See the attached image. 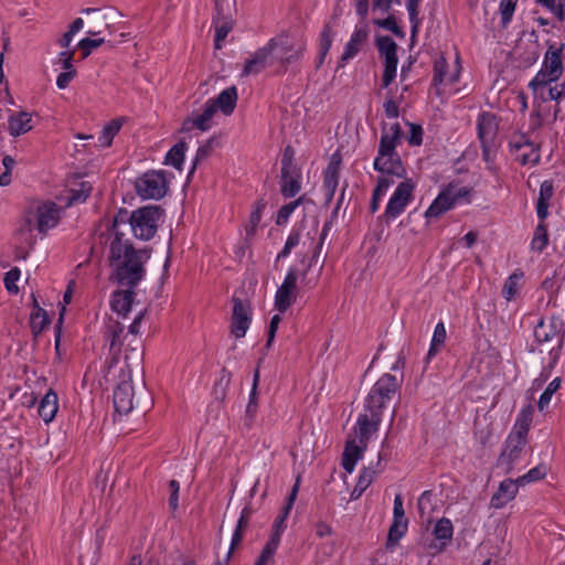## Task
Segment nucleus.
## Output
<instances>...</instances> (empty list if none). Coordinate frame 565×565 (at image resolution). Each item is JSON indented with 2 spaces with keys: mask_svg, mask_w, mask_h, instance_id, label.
I'll use <instances>...</instances> for the list:
<instances>
[{
  "mask_svg": "<svg viewBox=\"0 0 565 565\" xmlns=\"http://www.w3.org/2000/svg\"><path fill=\"white\" fill-rule=\"evenodd\" d=\"M62 209L58 207L54 202L46 201L39 203L34 210H30L25 216H30L33 220L34 227L43 235L46 232L56 226L61 217Z\"/></svg>",
  "mask_w": 565,
  "mask_h": 565,
  "instance_id": "7",
  "label": "nucleus"
},
{
  "mask_svg": "<svg viewBox=\"0 0 565 565\" xmlns=\"http://www.w3.org/2000/svg\"><path fill=\"white\" fill-rule=\"evenodd\" d=\"M367 445H359L355 439H349L345 443L344 451L342 455V467L345 471L351 473L354 470L355 463L362 458Z\"/></svg>",
  "mask_w": 565,
  "mask_h": 565,
  "instance_id": "21",
  "label": "nucleus"
},
{
  "mask_svg": "<svg viewBox=\"0 0 565 565\" xmlns=\"http://www.w3.org/2000/svg\"><path fill=\"white\" fill-rule=\"evenodd\" d=\"M407 521L393 520L388 531L387 544L397 543L407 530Z\"/></svg>",
  "mask_w": 565,
  "mask_h": 565,
  "instance_id": "47",
  "label": "nucleus"
},
{
  "mask_svg": "<svg viewBox=\"0 0 565 565\" xmlns=\"http://www.w3.org/2000/svg\"><path fill=\"white\" fill-rule=\"evenodd\" d=\"M215 17L213 19H234L236 13V0H214Z\"/></svg>",
  "mask_w": 565,
  "mask_h": 565,
  "instance_id": "40",
  "label": "nucleus"
},
{
  "mask_svg": "<svg viewBox=\"0 0 565 565\" xmlns=\"http://www.w3.org/2000/svg\"><path fill=\"white\" fill-rule=\"evenodd\" d=\"M520 486L521 484L518 482V478L515 480H503L500 483L498 491L491 498V507L495 509L504 507L508 502L515 498Z\"/></svg>",
  "mask_w": 565,
  "mask_h": 565,
  "instance_id": "20",
  "label": "nucleus"
},
{
  "mask_svg": "<svg viewBox=\"0 0 565 565\" xmlns=\"http://www.w3.org/2000/svg\"><path fill=\"white\" fill-rule=\"evenodd\" d=\"M409 135L407 137L408 143L412 146H419L423 142V128L419 125L409 122Z\"/></svg>",
  "mask_w": 565,
  "mask_h": 565,
  "instance_id": "64",
  "label": "nucleus"
},
{
  "mask_svg": "<svg viewBox=\"0 0 565 565\" xmlns=\"http://www.w3.org/2000/svg\"><path fill=\"white\" fill-rule=\"evenodd\" d=\"M20 269L18 267H13L12 269H10L6 276H4V286H6V289L11 292V294H18L19 291V288L18 286L15 285V282L19 280L20 278Z\"/></svg>",
  "mask_w": 565,
  "mask_h": 565,
  "instance_id": "57",
  "label": "nucleus"
},
{
  "mask_svg": "<svg viewBox=\"0 0 565 565\" xmlns=\"http://www.w3.org/2000/svg\"><path fill=\"white\" fill-rule=\"evenodd\" d=\"M554 193L553 182L545 180L540 188V195L536 204V213L541 221H544L548 214V202Z\"/></svg>",
  "mask_w": 565,
  "mask_h": 565,
  "instance_id": "30",
  "label": "nucleus"
},
{
  "mask_svg": "<svg viewBox=\"0 0 565 565\" xmlns=\"http://www.w3.org/2000/svg\"><path fill=\"white\" fill-rule=\"evenodd\" d=\"M375 470L371 468H365L358 480V483L355 484L351 498L358 499L362 495V493L367 489V487L372 483L374 477H375Z\"/></svg>",
  "mask_w": 565,
  "mask_h": 565,
  "instance_id": "41",
  "label": "nucleus"
},
{
  "mask_svg": "<svg viewBox=\"0 0 565 565\" xmlns=\"http://www.w3.org/2000/svg\"><path fill=\"white\" fill-rule=\"evenodd\" d=\"M114 407L118 414H128L134 408V386L131 381L120 382L114 391Z\"/></svg>",
  "mask_w": 565,
  "mask_h": 565,
  "instance_id": "16",
  "label": "nucleus"
},
{
  "mask_svg": "<svg viewBox=\"0 0 565 565\" xmlns=\"http://www.w3.org/2000/svg\"><path fill=\"white\" fill-rule=\"evenodd\" d=\"M459 76V67L456 66L452 73L448 72V63L444 56H439L434 63L433 85L439 86L445 83H455Z\"/></svg>",
  "mask_w": 565,
  "mask_h": 565,
  "instance_id": "23",
  "label": "nucleus"
},
{
  "mask_svg": "<svg viewBox=\"0 0 565 565\" xmlns=\"http://www.w3.org/2000/svg\"><path fill=\"white\" fill-rule=\"evenodd\" d=\"M278 49V43L270 40L264 47L257 50L252 58H249L243 70V75L258 74L267 64L269 56Z\"/></svg>",
  "mask_w": 565,
  "mask_h": 565,
  "instance_id": "14",
  "label": "nucleus"
},
{
  "mask_svg": "<svg viewBox=\"0 0 565 565\" xmlns=\"http://www.w3.org/2000/svg\"><path fill=\"white\" fill-rule=\"evenodd\" d=\"M403 138L404 132L399 124H393L390 128L385 125L382 127L377 156L374 159L373 167L383 175L379 178L377 184L373 190L370 204L372 213L379 210L382 196L394 183L392 178H404L406 174L401 157L396 151V147L401 143Z\"/></svg>",
  "mask_w": 565,
  "mask_h": 565,
  "instance_id": "1",
  "label": "nucleus"
},
{
  "mask_svg": "<svg viewBox=\"0 0 565 565\" xmlns=\"http://www.w3.org/2000/svg\"><path fill=\"white\" fill-rule=\"evenodd\" d=\"M448 198L456 204L459 200L467 198L470 194V189L459 186L458 184L450 183L444 189Z\"/></svg>",
  "mask_w": 565,
  "mask_h": 565,
  "instance_id": "50",
  "label": "nucleus"
},
{
  "mask_svg": "<svg viewBox=\"0 0 565 565\" xmlns=\"http://www.w3.org/2000/svg\"><path fill=\"white\" fill-rule=\"evenodd\" d=\"M152 249H136L125 238V232H116L109 244V263L114 269V279L122 287L135 288L145 277V264L150 259Z\"/></svg>",
  "mask_w": 565,
  "mask_h": 565,
  "instance_id": "2",
  "label": "nucleus"
},
{
  "mask_svg": "<svg viewBox=\"0 0 565 565\" xmlns=\"http://www.w3.org/2000/svg\"><path fill=\"white\" fill-rule=\"evenodd\" d=\"M124 330L125 326L118 320L111 318L108 319L104 335L106 341L109 343V353L114 361H118L124 347Z\"/></svg>",
  "mask_w": 565,
  "mask_h": 565,
  "instance_id": "12",
  "label": "nucleus"
},
{
  "mask_svg": "<svg viewBox=\"0 0 565 565\" xmlns=\"http://www.w3.org/2000/svg\"><path fill=\"white\" fill-rule=\"evenodd\" d=\"M523 277V274H512L505 281L502 294L505 299L511 300L518 291V282Z\"/></svg>",
  "mask_w": 565,
  "mask_h": 565,
  "instance_id": "51",
  "label": "nucleus"
},
{
  "mask_svg": "<svg viewBox=\"0 0 565 565\" xmlns=\"http://www.w3.org/2000/svg\"><path fill=\"white\" fill-rule=\"evenodd\" d=\"M34 228L32 217L24 216V222L17 232L18 245H24L25 247L33 249L36 243V237L33 234Z\"/></svg>",
  "mask_w": 565,
  "mask_h": 565,
  "instance_id": "32",
  "label": "nucleus"
},
{
  "mask_svg": "<svg viewBox=\"0 0 565 565\" xmlns=\"http://www.w3.org/2000/svg\"><path fill=\"white\" fill-rule=\"evenodd\" d=\"M159 206L148 205L134 211L129 216V228L134 235L142 241L151 239L158 228V221L162 216Z\"/></svg>",
  "mask_w": 565,
  "mask_h": 565,
  "instance_id": "4",
  "label": "nucleus"
},
{
  "mask_svg": "<svg viewBox=\"0 0 565 565\" xmlns=\"http://www.w3.org/2000/svg\"><path fill=\"white\" fill-rule=\"evenodd\" d=\"M564 94H565V83L555 84L554 86H552V84H550L548 86H545L542 89V92L539 90L537 93H535L534 96L536 99L540 98L542 102H547V100L559 102L564 97Z\"/></svg>",
  "mask_w": 565,
  "mask_h": 565,
  "instance_id": "38",
  "label": "nucleus"
},
{
  "mask_svg": "<svg viewBox=\"0 0 565 565\" xmlns=\"http://www.w3.org/2000/svg\"><path fill=\"white\" fill-rule=\"evenodd\" d=\"M547 473V469L544 465H539L531 470H529L525 475L518 478V482L521 486H525L531 482H535L545 478Z\"/></svg>",
  "mask_w": 565,
  "mask_h": 565,
  "instance_id": "46",
  "label": "nucleus"
},
{
  "mask_svg": "<svg viewBox=\"0 0 565 565\" xmlns=\"http://www.w3.org/2000/svg\"><path fill=\"white\" fill-rule=\"evenodd\" d=\"M341 158L339 154H333L324 171L323 190L326 202L330 203L334 196L339 184Z\"/></svg>",
  "mask_w": 565,
  "mask_h": 565,
  "instance_id": "18",
  "label": "nucleus"
},
{
  "mask_svg": "<svg viewBox=\"0 0 565 565\" xmlns=\"http://www.w3.org/2000/svg\"><path fill=\"white\" fill-rule=\"evenodd\" d=\"M233 312L231 319V332L237 338L245 337L250 321L252 308L248 301L233 297Z\"/></svg>",
  "mask_w": 565,
  "mask_h": 565,
  "instance_id": "10",
  "label": "nucleus"
},
{
  "mask_svg": "<svg viewBox=\"0 0 565 565\" xmlns=\"http://www.w3.org/2000/svg\"><path fill=\"white\" fill-rule=\"evenodd\" d=\"M561 377H555L548 385L547 387L545 388V391L542 393V395L540 396V399H539V403H537V406H539V409L542 412L544 411L550 402H551V398L552 396L558 391V388L561 387Z\"/></svg>",
  "mask_w": 565,
  "mask_h": 565,
  "instance_id": "45",
  "label": "nucleus"
},
{
  "mask_svg": "<svg viewBox=\"0 0 565 565\" xmlns=\"http://www.w3.org/2000/svg\"><path fill=\"white\" fill-rule=\"evenodd\" d=\"M447 332L444 322H438L435 327L434 334L430 342V348L427 353V359H433L440 349L445 345Z\"/></svg>",
  "mask_w": 565,
  "mask_h": 565,
  "instance_id": "36",
  "label": "nucleus"
},
{
  "mask_svg": "<svg viewBox=\"0 0 565 565\" xmlns=\"http://www.w3.org/2000/svg\"><path fill=\"white\" fill-rule=\"evenodd\" d=\"M401 382L396 376L386 373L371 388L365 404L366 413L360 414L354 426V433L361 445H367L372 434L377 431L382 420V409L387 401L396 393Z\"/></svg>",
  "mask_w": 565,
  "mask_h": 565,
  "instance_id": "3",
  "label": "nucleus"
},
{
  "mask_svg": "<svg viewBox=\"0 0 565 565\" xmlns=\"http://www.w3.org/2000/svg\"><path fill=\"white\" fill-rule=\"evenodd\" d=\"M526 149H529V151H524V152L518 154L516 159L520 161V163L523 166L529 164V163H532V164L537 163L540 160V156L537 153V149H536L535 145H533L532 147H527Z\"/></svg>",
  "mask_w": 565,
  "mask_h": 565,
  "instance_id": "62",
  "label": "nucleus"
},
{
  "mask_svg": "<svg viewBox=\"0 0 565 565\" xmlns=\"http://www.w3.org/2000/svg\"><path fill=\"white\" fill-rule=\"evenodd\" d=\"M303 200H305V196H299L297 200L282 205L279 209L278 214H277V220H276L277 225H282V224L287 223L291 213L303 202Z\"/></svg>",
  "mask_w": 565,
  "mask_h": 565,
  "instance_id": "48",
  "label": "nucleus"
},
{
  "mask_svg": "<svg viewBox=\"0 0 565 565\" xmlns=\"http://www.w3.org/2000/svg\"><path fill=\"white\" fill-rule=\"evenodd\" d=\"M526 443L527 439L509 435L497 460V467L507 475L511 473L514 466L520 461Z\"/></svg>",
  "mask_w": 565,
  "mask_h": 565,
  "instance_id": "9",
  "label": "nucleus"
},
{
  "mask_svg": "<svg viewBox=\"0 0 565 565\" xmlns=\"http://www.w3.org/2000/svg\"><path fill=\"white\" fill-rule=\"evenodd\" d=\"M300 241V232L298 230H292V232L289 234L284 248L281 252L277 255V260L287 257L291 249L296 247L299 244Z\"/></svg>",
  "mask_w": 565,
  "mask_h": 565,
  "instance_id": "54",
  "label": "nucleus"
},
{
  "mask_svg": "<svg viewBox=\"0 0 565 565\" xmlns=\"http://www.w3.org/2000/svg\"><path fill=\"white\" fill-rule=\"evenodd\" d=\"M295 170H298L297 167L294 164V150L290 146H288L282 154L281 159V173L287 174L288 172H295Z\"/></svg>",
  "mask_w": 565,
  "mask_h": 565,
  "instance_id": "59",
  "label": "nucleus"
},
{
  "mask_svg": "<svg viewBox=\"0 0 565 565\" xmlns=\"http://www.w3.org/2000/svg\"><path fill=\"white\" fill-rule=\"evenodd\" d=\"M562 47H557L555 44H551L545 53L543 68L550 72L553 77L562 75L563 66L561 58Z\"/></svg>",
  "mask_w": 565,
  "mask_h": 565,
  "instance_id": "26",
  "label": "nucleus"
},
{
  "mask_svg": "<svg viewBox=\"0 0 565 565\" xmlns=\"http://www.w3.org/2000/svg\"><path fill=\"white\" fill-rule=\"evenodd\" d=\"M211 99L224 115H231L236 107L237 88L235 86H231L221 92L215 99Z\"/></svg>",
  "mask_w": 565,
  "mask_h": 565,
  "instance_id": "27",
  "label": "nucleus"
},
{
  "mask_svg": "<svg viewBox=\"0 0 565 565\" xmlns=\"http://www.w3.org/2000/svg\"><path fill=\"white\" fill-rule=\"evenodd\" d=\"M214 141H215L214 138H211L204 145L199 147V149L196 151V156H195L194 161H193V167H192L190 173H193V171L195 170L196 163L200 160H203V159L207 158L211 154Z\"/></svg>",
  "mask_w": 565,
  "mask_h": 565,
  "instance_id": "60",
  "label": "nucleus"
},
{
  "mask_svg": "<svg viewBox=\"0 0 565 565\" xmlns=\"http://www.w3.org/2000/svg\"><path fill=\"white\" fill-rule=\"evenodd\" d=\"M57 409V394L53 390H50L40 402L39 415L45 423H50L54 419Z\"/></svg>",
  "mask_w": 565,
  "mask_h": 565,
  "instance_id": "28",
  "label": "nucleus"
},
{
  "mask_svg": "<svg viewBox=\"0 0 565 565\" xmlns=\"http://www.w3.org/2000/svg\"><path fill=\"white\" fill-rule=\"evenodd\" d=\"M420 0H407L406 7L412 24V38H415L418 32L419 19H418V7Z\"/></svg>",
  "mask_w": 565,
  "mask_h": 565,
  "instance_id": "49",
  "label": "nucleus"
},
{
  "mask_svg": "<svg viewBox=\"0 0 565 565\" xmlns=\"http://www.w3.org/2000/svg\"><path fill=\"white\" fill-rule=\"evenodd\" d=\"M33 128L32 114L28 111H19L9 117V132L17 137L30 131Z\"/></svg>",
  "mask_w": 565,
  "mask_h": 565,
  "instance_id": "24",
  "label": "nucleus"
},
{
  "mask_svg": "<svg viewBox=\"0 0 565 565\" xmlns=\"http://www.w3.org/2000/svg\"><path fill=\"white\" fill-rule=\"evenodd\" d=\"M300 189V173L298 170L287 174L281 173V194L285 198H294Z\"/></svg>",
  "mask_w": 565,
  "mask_h": 565,
  "instance_id": "33",
  "label": "nucleus"
},
{
  "mask_svg": "<svg viewBox=\"0 0 565 565\" xmlns=\"http://www.w3.org/2000/svg\"><path fill=\"white\" fill-rule=\"evenodd\" d=\"M454 534V526L449 519L441 518L438 520L433 530L434 542L428 546L431 554L443 552L450 543Z\"/></svg>",
  "mask_w": 565,
  "mask_h": 565,
  "instance_id": "13",
  "label": "nucleus"
},
{
  "mask_svg": "<svg viewBox=\"0 0 565 565\" xmlns=\"http://www.w3.org/2000/svg\"><path fill=\"white\" fill-rule=\"evenodd\" d=\"M548 244V233L546 225L541 221V223L536 226L534 236L532 238L531 247L533 250L539 253L543 252V249Z\"/></svg>",
  "mask_w": 565,
  "mask_h": 565,
  "instance_id": "42",
  "label": "nucleus"
},
{
  "mask_svg": "<svg viewBox=\"0 0 565 565\" xmlns=\"http://www.w3.org/2000/svg\"><path fill=\"white\" fill-rule=\"evenodd\" d=\"M374 23L385 30L391 31L398 38L404 36L403 30L397 25L396 20L393 15H390L383 20H375Z\"/></svg>",
  "mask_w": 565,
  "mask_h": 565,
  "instance_id": "58",
  "label": "nucleus"
},
{
  "mask_svg": "<svg viewBox=\"0 0 565 565\" xmlns=\"http://www.w3.org/2000/svg\"><path fill=\"white\" fill-rule=\"evenodd\" d=\"M454 205V202L450 200V198L447 196V194L443 190L425 212V217L438 218L444 213L452 209Z\"/></svg>",
  "mask_w": 565,
  "mask_h": 565,
  "instance_id": "31",
  "label": "nucleus"
},
{
  "mask_svg": "<svg viewBox=\"0 0 565 565\" xmlns=\"http://www.w3.org/2000/svg\"><path fill=\"white\" fill-rule=\"evenodd\" d=\"M415 190V183L411 179H406L401 182L395 189L394 193L388 200L385 212L382 215V218L390 223L397 218L402 213H404L407 204L413 199V192Z\"/></svg>",
  "mask_w": 565,
  "mask_h": 565,
  "instance_id": "6",
  "label": "nucleus"
},
{
  "mask_svg": "<svg viewBox=\"0 0 565 565\" xmlns=\"http://www.w3.org/2000/svg\"><path fill=\"white\" fill-rule=\"evenodd\" d=\"M332 44V31L330 25H326L320 34V61L322 63Z\"/></svg>",
  "mask_w": 565,
  "mask_h": 565,
  "instance_id": "52",
  "label": "nucleus"
},
{
  "mask_svg": "<svg viewBox=\"0 0 565 565\" xmlns=\"http://www.w3.org/2000/svg\"><path fill=\"white\" fill-rule=\"evenodd\" d=\"M186 149V143L184 141H179L175 143L167 153L164 158V164L172 166L178 170H181L184 152Z\"/></svg>",
  "mask_w": 565,
  "mask_h": 565,
  "instance_id": "37",
  "label": "nucleus"
},
{
  "mask_svg": "<svg viewBox=\"0 0 565 565\" xmlns=\"http://www.w3.org/2000/svg\"><path fill=\"white\" fill-rule=\"evenodd\" d=\"M376 46L380 55L384 58V73L382 77V84L384 87L394 81L397 71V44L396 42L387 36H379L376 39Z\"/></svg>",
  "mask_w": 565,
  "mask_h": 565,
  "instance_id": "8",
  "label": "nucleus"
},
{
  "mask_svg": "<svg viewBox=\"0 0 565 565\" xmlns=\"http://www.w3.org/2000/svg\"><path fill=\"white\" fill-rule=\"evenodd\" d=\"M418 510L424 516L425 513L433 511V493L430 491H424L418 499Z\"/></svg>",
  "mask_w": 565,
  "mask_h": 565,
  "instance_id": "63",
  "label": "nucleus"
},
{
  "mask_svg": "<svg viewBox=\"0 0 565 565\" xmlns=\"http://www.w3.org/2000/svg\"><path fill=\"white\" fill-rule=\"evenodd\" d=\"M297 279V269L294 267L289 268L275 296V307L279 312H285L296 299Z\"/></svg>",
  "mask_w": 565,
  "mask_h": 565,
  "instance_id": "11",
  "label": "nucleus"
},
{
  "mask_svg": "<svg viewBox=\"0 0 565 565\" xmlns=\"http://www.w3.org/2000/svg\"><path fill=\"white\" fill-rule=\"evenodd\" d=\"M369 38L367 26L356 28L351 39L344 46V51L340 57L339 67H343L350 60L355 57L365 45Z\"/></svg>",
  "mask_w": 565,
  "mask_h": 565,
  "instance_id": "17",
  "label": "nucleus"
},
{
  "mask_svg": "<svg viewBox=\"0 0 565 565\" xmlns=\"http://www.w3.org/2000/svg\"><path fill=\"white\" fill-rule=\"evenodd\" d=\"M534 407L529 404L518 415L512 431L509 435L527 439V434L533 420Z\"/></svg>",
  "mask_w": 565,
  "mask_h": 565,
  "instance_id": "25",
  "label": "nucleus"
},
{
  "mask_svg": "<svg viewBox=\"0 0 565 565\" xmlns=\"http://www.w3.org/2000/svg\"><path fill=\"white\" fill-rule=\"evenodd\" d=\"M534 143L529 139L526 135L519 134L512 137L510 140V147L512 150L519 152L527 147H532Z\"/></svg>",
  "mask_w": 565,
  "mask_h": 565,
  "instance_id": "61",
  "label": "nucleus"
},
{
  "mask_svg": "<svg viewBox=\"0 0 565 565\" xmlns=\"http://www.w3.org/2000/svg\"><path fill=\"white\" fill-rule=\"evenodd\" d=\"M558 77H553L550 75V72L545 68H542L535 77L530 82L529 86L532 89L533 94L537 93L539 90L542 92V89L545 86H548L553 82H556Z\"/></svg>",
  "mask_w": 565,
  "mask_h": 565,
  "instance_id": "44",
  "label": "nucleus"
},
{
  "mask_svg": "<svg viewBox=\"0 0 565 565\" xmlns=\"http://www.w3.org/2000/svg\"><path fill=\"white\" fill-rule=\"evenodd\" d=\"M266 207V201L264 199L258 200L255 203L254 210L250 213L248 224L246 225V234L253 235L262 220L263 211Z\"/></svg>",
  "mask_w": 565,
  "mask_h": 565,
  "instance_id": "43",
  "label": "nucleus"
},
{
  "mask_svg": "<svg viewBox=\"0 0 565 565\" xmlns=\"http://www.w3.org/2000/svg\"><path fill=\"white\" fill-rule=\"evenodd\" d=\"M90 191H92V186L86 182H82L79 190L71 191V196L68 198L67 205H72V204L78 203V202H84L89 196Z\"/></svg>",
  "mask_w": 565,
  "mask_h": 565,
  "instance_id": "53",
  "label": "nucleus"
},
{
  "mask_svg": "<svg viewBox=\"0 0 565 565\" xmlns=\"http://www.w3.org/2000/svg\"><path fill=\"white\" fill-rule=\"evenodd\" d=\"M562 322L558 318L552 317L546 323L543 319L539 321L534 329V337L537 342L544 343L553 339L557 341V349L561 348L563 335L561 334Z\"/></svg>",
  "mask_w": 565,
  "mask_h": 565,
  "instance_id": "15",
  "label": "nucleus"
},
{
  "mask_svg": "<svg viewBox=\"0 0 565 565\" xmlns=\"http://www.w3.org/2000/svg\"><path fill=\"white\" fill-rule=\"evenodd\" d=\"M518 0H501L500 13L502 24L505 26L512 19Z\"/></svg>",
  "mask_w": 565,
  "mask_h": 565,
  "instance_id": "55",
  "label": "nucleus"
},
{
  "mask_svg": "<svg viewBox=\"0 0 565 565\" xmlns=\"http://www.w3.org/2000/svg\"><path fill=\"white\" fill-rule=\"evenodd\" d=\"M50 319L47 312L42 309L33 296V311L30 317V327L34 337H38L47 326Z\"/></svg>",
  "mask_w": 565,
  "mask_h": 565,
  "instance_id": "29",
  "label": "nucleus"
},
{
  "mask_svg": "<svg viewBox=\"0 0 565 565\" xmlns=\"http://www.w3.org/2000/svg\"><path fill=\"white\" fill-rule=\"evenodd\" d=\"M121 125L122 124L120 119H114L108 125H106L98 137L99 146L109 147L114 137L119 132Z\"/></svg>",
  "mask_w": 565,
  "mask_h": 565,
  "instance_id": "39",
  "label": "nucleus"
},
{
  "mask_svg": "<svg viewBox=\"0 0 565 565\" xmlns=\"http://www.w3.org/2000/svg\"><path fill=\"white\" fill-rule=\"evenodd\" d=\"M134 288H127L126 290H117L111 296V308L122 318H126L131 310L132 302L135 300Z\"/></svg>",
  "mask_w": 565,
  "mask_h": 565,
  "instance_id": "22",
  "label": "nucleus"
},
{
  "mask_svg": "<svg viewBox=\"0 0 565 565\" xmlns=\"http://www.w3.org/2000/svg\"><path fill=\"white\" fill-rule=\"evenodd\" d=\"M138 195L145 200H159L167 193L168 184L163 171H148L135 183Z\"/></svg>",
  "mask_w": 565,
  "mask_h": 565,
  "instance_id": "5",
  "label": "nucleus"
},
{
  "mask_svg": "<svg viewBox=\"0 0 565 565\" xmlns=\"http://www.w3.org/2000/svg\"><path fill=\"white\" fill-rule=\"evenodd\" d=\"M104 42H105V40L102 38L100 39L85 38L78 42L77 47L82 50L83 57L86 58L92 53L93 50L99 47Z\"/></svg>",
  "mask_w": 565,
  "mask_h": 565,
  "instance_id": "56",
  "label": "nucleus"
},
{
  "mask_svg": "<svg viewBox=\"0 0 565 565\" xmlns=\"http://www.w3.org/2000/svg\"><path fill=\"white\" fill-rule=\"evenodd\" d=\"M478 138L480 142H494L499 124L495 115L492 113H482L477 121Z\"/></svg>",
  "mask_w": 565,
  "mask_h": 565,
  "instance_id": "19",
  "label": "nucleus"
},
{
  "mask_svg": "<svg viewBox=\"0 0 565 565\" xmlns=\"http://www.w3.org/2000/svg\"><path fill=\"white\" fill-rule=\"evenodd\" d=\"M213 24L215 25L214 47L220 50L222 47V42L233 30L234 19H213Z\"/></svg>",
  "mask_w": 565,
  "mask_h": 565,
  "instance_id": "35",
  "label": "nucleus"
},
{
  "mask_svg": "<svg viewBox=\"0 0 565 565\" xmlns=\"http://www.w3.org/2000/svg\"><path fill=\"white\" fill-rule=\"evenodd\" d=\"M299 483H300V477L298 476L297 480L287 498V502H286V505L284 507L281 515L275 521V524H274L275 530L284 531V529L286 527L285 521H286V519L297 499V494L299 491Z\"/></svg>",
  "mask_w": 565,
  "mask_h": 565,
  "instance_id": "34",
  "label": "nucleus"
}]
</instances>
